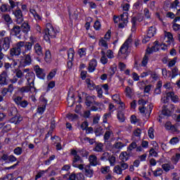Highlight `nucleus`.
Wrapping results in <instances>:
<instances>
[{"mask_svg":"<svg viewBox=\"0 0 180 180\" xmlns=\"http://www.w3.org/2000/svg\"><path fill=\"white\" fill-rule=\"evenodd\" d=\"M71 155L74 157L72 167H75V168H78L81 171H84L86 176H88V178H92V176H94V170L91 169V165H82L84 161L81 159V157L77 155V150H72Z\"/></svg>","mask_w":180,"mask_h":180,"instance_id":"obj_1","label":"nucleus"},{"mask_svg":"<svg viewBox=\"0 0 180 180\" xmlns=\"http://www.w3.org/2000/svg\"><path fill=\"white\" fill-rule=\"evenodd\" d=\"M15 75L17 78H22L25 76V79L27 81L29 86H24L20 89V92H29V91H32L33 87L34 86V73L30 71V69L27 68L22 70H19L16 72Z\"/></svg>","mask_w":180,"mask_h":180,"instance_id":"obj_2","label":"nucleus"},{"mask_svg":"<svg viewBox=\"0 0 180 180\" xmlns=\"http://www.w3.org/2000/svg\"><path fill=\"white\" fill-rule=\"evenodd\" d=\"M129 13H124L120 15V16L115 15L113 18V20L115 23H119L118 27L119 29H123V27H126L127 26V23L129 22Z\"/></svg>","mask_w":180,"mask_h":180,"instance_id":"obj_3","label":"nucleus"},{"mask_svg":"<svg viewBox=\"0 0 180 180\" xmlns=\"http://www.w3.org/2000/svg\"><path fill=\"white\" fill-rule=\"evenodd\" d=\"M58 30L54 29L51 24H46V29L45 30V34L44 35V39L46 41H50V39H54L56 37Z\"/></svg>","mask_w":180,"mask_h":180,"instance_id":"obj_4","label":"nucleus"},{"mask_svg":"<svg viewBox=\"0 0 180 180\" xmlns=\"http://www.w3.org/2000/svg\"><path fill=\"white\" fill-rule=\"evenodd\" d=\"M131 37H129L127 39V41L122 44L121 46L118 55L122 58H126L127 57V55L129 54V47L130 44H131Z\"/></svg>","mask_w":180,"mask_h":180,"instance_id":"obj_5","label":"nucleus"},{"mask_svg":"<svg viewBox=\"0 0 180 180\" xmlns=\"http://www.w3.org/2000/svg\"><path fill=\"white\" fill-rule=\"evenodd\" d=\"M167 46L165 44H160L158 41H155L151 48L148 47L146 53L147 54H151L155 51H158V50H167Z\"/></svg>","mask_w":180,"mask_h":180,"instance_id":"obj_6","label":"nucleus"},{"mask_svg":"<svg viewBox=\"0 0 180 180\" xmlns=\"http://www.w3.org/2000/svg\"><path fill=\"white\" fill-rule=\"evenodd\" d=\"M139 106V111L141 113H145L146 115H150L151 113V110H153V104H150L148 105V108H145L144 105H146L147 103L146 101L141 99L138 101Z\"/></svg>","mask_w":180,"mask_h":180,"instance_id":"obj_7","label":"nucleus"},{"mask_svg":"<svg viewBox=\"0 0 180 180\" xmlns=\"http://www.w3.org/2000/svg\"><path fill=\"white\" fill-rule=\"evenodd\" d=\"M11 47V38L5 37L0 39V51L4 50V51H8Z\"/></svg>","mask_w":180,"mask_h":180,"instance_id":"obj_8","label":"nucleus"},{"mask_svg":"<svg viewBox=\"0 0 180 180\" xmlns=\"http://www.w3.org/2000/svg\"><path fill=\"white\" fill-rule=\"evenodd\" d=\"M96 99V97L95 96H89L86 98V106H88L89 108L91 106H94V105H96V106H101V103L95 101Z\"/></svg>","mask_w":180,"mask_h":180,"instance_id":"obj_9","label":"nucleus"},{"mask_svg":"<svg viewBox=\"0 0 180 180\" xmlns=\"http://www.w3.org/2000/svg\"><path fill=\"white\" fill-rule=\"evenodd\" d=\"M34 71H35L37 77L39 78V79H44V78H46V73H44V70L40 68V66H34Z\"/></svg>","mask_w":180,"mask_h":180,"instance_id":"obj_10","label":"nucleus"},{"mask_svg":"<svg viewBox=\"0 0 180 180\" xmlns=\"http://www.w3.org/2000/svg\"><path fill=\"white\" fill-rule=\"evenodd\" d=\"M14 16L16 18V22L18 25L23 22V14L20 9L15 10L13 13Z\"/></svg>","mask_w":180,"mask_h":180,"instance_id":"obj_11","label":"nucleus"},{"mask_svg":"<svg viewBox=\"0 0 180 180\" xmlns=\"http://www.w3.org/2000/svg\"><path fill=\"white\" fill-rule=\"evenodd\" d=\"M164 43H167V46H169L172 43H174V37L169 32H165Z\"/></svg>","mask_w":180,"mask_h":180,"instance_id":"obj_12","label":"nucleus"},{"mask_svg":"<svg viewBox=\"0 0 180 180\" xmlns=\"http://www.w3.org/2000/svg\"><path fill=\"white\" fill-rule=\"evenodd\" d=\"M34 51L37 56H39V57H43V47H41L40 44L37 43L34 45Z\"/></svg>","mask_w":180,"mask_h":180,"instance_id":"obj_13","label":"nucleus"},{"mask_svg":"<svg viewBox=\"0 0 180 180\" xmlns=\"http://www.w3.org/2000/svg\"><path fill=\"white\" fill-rule=\"evenodd\" d=\"M97 66H98V62H96V60L92 59L89 63V67H88L89 72H94V71L96 70Z\"/></svg>","mask_w":180,"mask_h":180,"instance_id":"obj_14","label":"nucleus"},{"mask_svg":"<svg viewBox=\"0 0 180 180\" xmlns=\"http://www.w3.org/2000/svg\"><path fill=\"white\" fill-rule=\"evenodd\" d=\"M19 64V60L10 59V63H6L4 67L6 70H8L11 67H16Z\"/></svg>","mask_w":180,"mask_h":180,"instance_id":"obj_15","label":"nucleus"},{"mask_svg":"<svg viewBox=\"0 0 180 180\" xmlns=\"http://www.w3.org/2000/svg\"><path fill=\"white\" fill-rule=\"evenodd\" d=\"M108 42H109L108 41H106V39L103 38H101L99 40L98 46L101 47L102 51H103V50H108V49H109V45L108 44Z\"/></svg>","mask_w":180,"mask_h":180,"instance_id":"obj_16","label":"nucleus"},{"mask_svg":"<svg viewBox=\"0 0 180 180\" xmlns=\"http://www.w3.org/2000/svg\"><path fill=\"white\" fill-rule=\"evenodd\" d=\"M75 55V51L72 49H70L68 51V57L69 62L68 63V65H72V60H74V56Z\"/></svg>","mask_w":180,"mask_h":180,"instance_id":"obj_17","label":"nucleus"},{"mask_svg":"<svg viewBox=\"0 0 180 180\" xmlns=\"http://www.w3.org/2000/svg\"><path fill=\"white\" fill-rule=\"evenodd\" d=\"M8 84V73L6 72H3L0 75V85H7Z\"/></svg>","mask_w":180,"mask_h":180,"instance_id":"obj_18","label":"nucleus"},{"mask_svg":"<svg viewBox=\"0 0 180 180\" xmlns=\"http://www.w3.org/2000/svg\"><path fill=\"white\" fill-rule=\"evenodd\" d=\"M20 63V65L22 67H25L26 65H30V64L32 63V58H30V55H27L25 56V60H22L20 62H18V64Z\"/></svg>","mask_w":180,"mask_h":180,"instance_id":"obj_19","label":"nucleus"},{"mask_svg":"<svg viewBox=\"0 0 180 180\" xmlns=\"http://www.w3.org/2000/svg\"><path fill=\"white\" fill-rule=\"evenodd\" d=\"M70 180H84L85 177L82 173H79L77 174H72L70 175Z\"/></svg>","mask_w":180,"mask_h":180,"instance_id":"obj_20","label":"nucleus"},{"mask_svg":"<svg viewBox=\"0 0 180 180\" xmlns=\"http://www.w3.org/2000/svg\"><path fill=\"white\" fill-rule=\"evenodd\" d=\"M89 161L90 165H91L92 167H96V165H98V158H96L95 155H91L89 157Z\"/></svg>","mask_w":180,"mask_h":180,"instance_id":"obj_21","label":"nucleus"},{"mask_svg":"<svg viewBox=\"0 0 180 180\" xmlns=\"http://www.w3.org/2000/svg\"><path fill=\"white\" fill-rule=\"evenodd\" d=\"M127 143H129V141L126 140L125 143L123 142H115L113 145V148H116L117 150H122L124 147H126L127 146Z\"/></svg>","mask_w":180,"mask_h":180,"instance_id":"obj_22","label":"nucleus"},{"mask_svg":"<svg viewBox=\"0 0 180 180\" xmlns=\"http://www.w3.org/2000/svg\"><path fill=\"white\" fill-rule=\"evenodd\" d=\"M15 46L18 49L20 53L26 54V51H23V50H25V41H19L15 45Z\"/></svg>","mask_w":180,"mask_h":180,"instance_id":"obj_23","label":"nucleus"},{"mask_svg":"<svg viewBox=\"0 0 180 180\" xmlns=\"http://www.w3.org/2000/svg\"><path fill=\"white\" fill-rule=\"evenodd\" d=\"M167 96L171 98V100L174 103H178L179 102V97L177 95H175L174 92H167Z\"/></svg>","mask_w":180,"mask_h":180,"instance_id":"obj_24","label":"nucleus"},{"mask_svg":"<svg viewBox=\"0 0 180 180\" xmlns=\"http://www.w3.org/2000/svg\"><path fill=\"white\" fill-rule=\"evenodd\" d=\"M23 118L20 115H16L10 120V123H13L14 124H19Z\"/></svg>","mask_w":180,"mask_h":180,"instance_id":"obj_25","label":"nucleus"},{"mask_svg":"<svg viewBox=\"0 0 180 180\" xmlns=\"http://www.w3.org/2000/svg\"><path fill=\"white\" fill-rule=\"evenodd\" d=\"M172 9H176L178 12H180V2L179 0H174L170 6Z\"/></svg>","mask_w":180,"mask_h":180,"instance_id":"obj_26","label":"nucleus"},{"mask_svg":"<svg viewBox=\"0 0 180 180\" xmlns=\"http://www.w3.org/2000/svg\"><path fill=\"white\" fill-rule=\"evenodd\" d=\"M157 33V29L154 26H151L149 27L147 34L149 37H154Z\"/></svg>","mask_w":180,"mask_h":180,"instance_id":"obj_27","label":"nucleus"},{"mask_svg":"<svg viewBox=\"0 0 180 180\" xmlns=\"http://www.w3.org/2000/svg\"><path fill=\"white\" fill-rule=\"evenodd\" d=\"M21 30L25 34H27L30 32V26L27 22H24L21 26Z\"/></svg>","mask_w":180,"mask_h":180,"instance_id":"obj_28","label":"nucleus"},{"mask_svg":"<svg viewBox=\"0 0 180 180\" xmlns=\"http://www.w3.org/2000/svg\"><path fill=\"white\" fill-rule=\"evenodd\" d=\"M172 110H169L167 108H163L162 110V115H164V116H171V115H172V112H174V109H172L174 108V105H171Z\"/></svg>","mask_w":180,"mask_h":180,"instance_id":"obj_29","label":"nucleus"},{"mask_svg":"<svg viewBox=\"0 0 180 180\" xmlns=\"http://www.w3.org/2000/svg\"><path fill=\"white\" fill-rule=\"evenodd\" d=\"M86 84L89 89H91V91L95 89V83H94V81L91 80V79H86Z\"/></svg>","mask_w":180,"mask_h":180,"instance_id":"obj_30","label":"nucleus"},{"mask_svg":"<svg viewBox=\"0 0 180 180\" xmlns=\"http://www.w3.org/2000/svg\"><path fill=\"white\" fill-rule=\"evenodd\" d=\"M165 127L166 130H177L178 129L176 127L172 125L171 122H167L165 124Z\"/></svg>","mask_w":180,"mask_h":180,"instance_id":"obj_31","label":"nucleus"},{"mask_svg":"<svg viewBox=\"0 0 180 180\" xmlns=\"http://www.w3.org/2000/svg\"><path fill=\"white\" fill-rule=\"evenodd\" d=\"M20 51L16 48V46H14L13 49L10 50V54L11 56H20Z\"/></svg>","mask_w":180,"mask_h":180,"instance_id":"obj_32","label":"nucleus"},{"mask_svg":"<svg viewBox=\"0 0 180 180\" xmlns=\"http://www.w3.org/2000/svg\"><path fill=\"white\" fill-rule=\"evenodd\" d=\"M120 160L123 161V162H124V161H127V160H129V154H127V152H122L120 155Z\"/></svg>","mask_w":180,"mask_h":180,"instance_id":"obj_33","label":"nucleus"},{"mask_svg":"<svg viewBox=\"0 0 180 180\" xmlns=\"http://www.w3.org/2000/svg\"><path fill=\"white\" fill-rule=\"evenodd\" d=\"M1 12H11V6L8 4H3L0 6Z\"/></svg>","mask_w":180,"mask_h":180,"instance_id":"obj_34","label":"nucleus"},{"mask_svg":"<svg viewBox=\"0 0 180 180\" xmlns=\"http://www.w3.org/2000/svg\"><path fill=\"white\" fill-rule=\"evenodd\" d=\"M117 119L119 122L123 123L126 120V117H124V113L122 111H120L117 113Z\"/></svg>","mask_w":180,"mask_h":180,"instance_id":"obj_35","label":"nucleus"},{"mask_svg":"<svg viewBox=\"0 0 180 180\" xmlns=\"http://www.w3.org/2000/svg\"><path fill=\"white\" fill-rule=\"evenodd\" d=\"M30 13L34 18L35 20H41V17L40 15H39V14H37L36 11H34V9H31L30 11Z\"/></svg>","mask_w":180,"mask_h":180,"instance_id":"obj_36","label":"nucleus"},{"mask_svg":"<svg viewBox=\"0 0 180 180\" xmlns=\"http://www.w3.org/2000/svg\"><path fill=\"white\" fill-rule=\"evenodd\" d=\"M125 95L127 96V98H131V96H133V89L129 86L126 87Z\"/></svg>","mask_w":180,"mask_h":180,"instance_id":"obj_37","label":"nucleus"},{"mask_svg":"<svg viewBox=\"0 0 180 180\" xmlns=\"http://www.w3.org/2000/svg\"><path fill=\"white\" fill-rule=\"evenodd\" d=\"M113 172H115V174H117V175H122L123 170L122 169V167H120V165H116L114 167Z\"/></svg>","mask_w":180,"mask_h":180,"instance_id":"obj_38","label":"nucleus"},{"mask_svg":"<svg viewBox=\"0 0 180 180\" xmlns=\"http://www.w3.org/2000/svg\"><path fill=\"white\" fill-rule=\"evenodd\" d=\"M56 74H57V69L52 70L47 76V79H49V81H50V79H53V78L56 77Z\"/></svg>","mask_w":180,"mask_h":180,"instance_id":"obj_39","label":"nucleus"},{"mask_svg":"<svg viewBox=\"0 0 180 180\" xmlns=\"http://www.w3.org/2000/svg\"><path fill=\"white\" fill-rule=\"evenodd\" d=\"M102 57L101 58V62L102 64H107L108 63V58H106V53L105 51H101Z\"/></svg>","mask_w":180,"mask_h":180,"instance_id":"obj_40","label":"nucleus"},{"mask_svg":"<svg viewBox=\"0 0 180 180\" xmlns=\"http://www.w3.org/2000/svg\"><path fill=\"white\" fill-rule=\"evenodd\" d=\"M45 61L46 63H51V53L50 51H46L45 53Z\"/></svg>","mask_w":180,"mask_h":180,"instance_id":"obj_41","label":"nucleus"},{"mask_svg":"<svg viewBox=\"0 0 180 180\" xmlns=\"http://www.w3.org/2000/svg\"><path fill=\"white\" fill-rule=\"evenodd\" d=\"M20 31H21L20 27H19L18 25H15L12 29V33L15 34V36H18V34H20Z\"/></svg>","mask_w":180,"mask_h":180,"instance_id":"obj_42","label":"nucleus"},{"mask_svg":"<svg viewBox=\"0 0 180 180\" xmlns=\"http://www.w3.org/2000/svg\"><path fill=\"white\" fill-rule=\"evenodd\" d=\"M79 57H85L86 56V48L79 49L77 51Z\"/></svg>","mask_w":180,"mask_h":180,"instance_id":"obj_43","label":"nucleus"},{"mask_svg":"<svg viewBox=\"0 0 180 180\" xmlns=\"http://www.w3.org/2000/svg\"><path fill=\"white\" fill-rule=\"evenodd\" d=\"M162 167L166 172H168L169 169H174V166L171 165L170 164H164L162 165Z\"/></svg>","mask_w":180,"mask_h":180,"instance_id":"obj_44","label":"nucleus"},{"mask_svg":"<svg viewBox=\"0 0 180 180\" xmlns=\"http://www.w3.org/2000/svg\"><path fill=\"white\" fill-rule=\"evenodd\" d=\"M103 150V144L97 143L96 147L94 148V151H96L97 153H101Z\"/></svg>","mask_w":180,"mask_h":180,"instance_id":"obj_45","label":"nucleus"},{"mask_svg":"<svg viewBox=\"0 0 180 180\" xmlns=\"http://www.w3.org/2000/svg\"><path fill=\"white\" fill-rule=\"evenodd\" d=\"M141 20H143V17L142 16H140V18H137L136 17H133L132 19H131V23L133 24L132 29H133V27H134V26L136 25V23L137 22H141Z\"/></svg>","mask_w":180,"mask_h":180,"instance_id":"obj_46","label":"nucleus"},{"mask_svg":"<svg viewBox=\"0 0 180 180\" xmlns=\"http://www.w3.org/2000/svg\"><path fill=\"white\" fill-rule=\"evenodd\" d=\"M148 54L150 53H146L145 56L143 57V60H142V66L143 67H146V65H147V64L148 63Z\"/></svg>","mask_w":180,"mask_h":180,"instance_id":"obj_47","label":"nucleus"},{"mask_svg":"<svg viewBox=\"0 0 180 180\" xmlns=\"http://www.w3.org/2000/svg\"><path fill=\"white\" fill-rule=\"evenodd\" d=\"M67 118L69 120H71L72 122V121L77 120V119H78V115H77L75 114L69 113L67 115Z\"/></svg>","mask_w":180,"mask_h":180,"instance_id":"obj_48","label":"nucleus"},{"mask_svg":"<svg viewBox=\"0 0 180 180\" xmlns=\"http://www.w3.org/2000/svg\"><path fill=\"white\" fill-rule=\"evenodd\" d=\"M96 91L98 94V98H102L103 94V91L102 90V87H101L100 86H96Z\"/></svg>","mask_w":180,"mask_h":180,"instance_id":"obj_49","label":"nucleus"},{"mask_svg":"<svg viewBox=\"0 0 180 180\" xmlns=\"http://www.w3.org/2000/svg\"><path fill=\"white\" fill-rule=\"evenodd\" d=\"M2 18L7 23H12V18H11V15H9V14H4Z\"/></svg>","mask_w":180,"mask_h":180,"instance_id":"obj_50","label":"nucleus"},{"mask_svg":"<svg viewBox=\"0 0 180 180\" xmlns=\"http://www.w3.org/2000/svg\"><path fill=\"white\" fill-rule=\"evenodd\" d=\"M154 176H160L162 175V169L158 167L156 170L153 171Z\"/></svg>","mask_w":180,"mask_h":180,"instance_id":"obj_51","label":"nucleus"},{"mask_svg":"<svg viewBox=\"0 0 180 180\" xmlns=\"http://www.w3.org/2000/svg\"><path fill=\"white\" fill-rule=\"evenodd\" d=\"M179 160H180V153H177V154H176V155H174L172 158V161L173 164H177L178 161H179Z\"/></svg>","mask_w":180,"mask_h":180,"instance_id":"obj_52","label":"nucleus"},{"mask_svg":"<svg viewBox=\"0 0 180 180\" xmlns=\"http://www.w3.org/2000/svg\"><path fill=\"white\" fill-rule=\"evenodd\" d=\"M44 110H46V105H42L38 107L37 113L39 115H43V113H44Z\"/></svg>","mask_w":180,"mask_h":180,"instance_id":"obj_53","label":"nucleus"},{"mask_svg":"<svg viewBox=\"0 0 180 180\" xmlns=\"http://www.w3.org/2000/svg\"><path fill=\"white\" fill-rule=\"evenodd\" d=\"M102 89H103L105 95H109V84H104L101 86Z\"/></svg>","mask_w":180,"mask_h":180,"instance_id":"obj_54","label":"nucleus"},{"mask_svg":"<svg viewBox=\"0 0 180 180\" xmlns=\"http://www.w3.org/2000/svg\"><path fill=\"white\" fill-rule=\"evenodd\" d=\"M108 161L111 165V167L115 166V164H116V158L113 155L110 156L108 158Z\"/></svg>","mask_w":180,"mask_h":180,"instance_id":"obj_55","label":"nucleus"},{"mask_svg":"<svg viewBox=\"0 0 180 180\" xmlns=\"http://www.w3.org/2000/svg\"><path fill=\"white\" fill-rule=\"evenodd\" d=\"M49 169L46 170H41L39 172H38V174L36 175L35 176V179H39V178H41V176H43L46 172H48Z\"/></svg>","mask_w":180,"mask_h":180,"instance_id":"obj_56","label":"nucleus"},{"mask_svg":"<svg viewBox=\"0 0 180 180\" xmlns=\"http://www.w3.org/2000/svg\"><path fill=\"white\" fill-rule=\"evenodd\" d=\"M32 46L33 44H32L30 42H25L24 49H25V51H29L32 50Z\"/></svg>","mask_w":180,"mask_h":180,"instance_id":"obj_57","label":"nucleus"},{"mask_svg":"<svg viewBox=\"0 0 180 180\" xmlns=\"http://www.w3.org/2000/svg\"><path fill=\"white\" fill-rule=\"evenodd\" d=\"M162 74L164 78H169V77L171 76V72L167 71V69H162Z\"/></svg>","mask_w":180,"mask_h":180,"instance_id":"obj_58","label":"nucleus"},{"mask_svg":"<svg viewBox=\"0 0 180 180\" xmlns=\"http://www.w3.org/2000/svg\"><path fill=\"white\" fill-rule=\"evenodd\" d=\"M131 78L134 81L137 82L140 81V76L136 72H133L131 75Z\"/></svg>","mask_w":180,"mask_h":180,"instance_id":"obj_59","label":"nucleus"},{"mask_svg":"<svg viewBox=\"0 0 180 180\" xmlns=\"http://www.w3.org/2000/svg\"><path fill=\"white\" fill-rule=\"evenodd\" d=\"M148 137L153 140L154 139V129L149 128L148 131Z\"/></svg>","mask_w":180,"mask_h":180,"instance_id":"obj_60","label":"nucleus"},{"mask_svg":"<svg viewBox=\"0 0 180 180\" xmlns=\"http://www.w3.org/2000/svg\"><path fill=\"white\" fill-rule=\"evenodd\" d=\"M94 27L95 30H100L101 27H102V25H101V22L96 20L94 22Z\"/></svg>","mask_w":180,"mask_h":180,"instance_id":"obj_61","label":"nucleus"},{"mask_svg":"<svg viewBox=\"0 0 180 180\" xmlns=\"http://www.w3.org/2000/svg\"><path fill=\"white\" fill-rule=\"evenodd\" d=\"M116 65H114L109 69L108 72L110 74V75H115V72H116Z\"/></svg>","mask_w":180,"mask_h":180,"instance_id":"obj_62","label":"nucleus"},{"mask_svg":"<svg viewBox=\"0 0 180 180\" xmlns=\"http://www.w3.org/2000/svg\"><path fill=\"white\" fill-rule=\"evenodd\" d=\"M109 171H110V167L106 166L101 168L102 174H108Z\"/></svg>","mask_w":180,"mask_h":180,"instance_id":"obj_63","label":"nucleus"},{"mask_svg":"<svg viewBox=\"0 0 180 180\" xmlns=\"http://www.w3.org/2000/svg\"><path fill=\"white\" fill-rule=\"evenodd\" d=\"M14 154L15 155H20L22 154V148L20 147H17L14 149Z\"/></svg>","mask_w":180,"mask_h":180,"instance_id":"obj_64","label":"nucleus"}]
</instances>
